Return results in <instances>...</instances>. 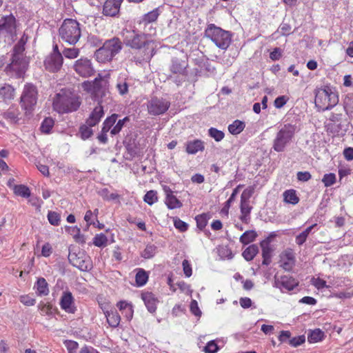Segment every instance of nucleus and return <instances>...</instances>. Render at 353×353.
Wrapping results in <instances>:
<instances>
[{
    "label": "nucleus",
    "mask_w": 353,
    "mask_h": 353,
    "mask_svg": "<svg viewBox=\"0 0 353 353\" xmlns=\"http://www.w3.org/2000/svg\"><path fill=\"white\" fill-rule=\"evenodd\" d=\"M123 43L132 49L140 52L138 57H134L133 61L141 63L142 61H150L154 54V43L146 39L144 34H139L134 30H123Z\"/></svg>",
    "instance_id": "obj_1"
},
{
    "label": "nucleus",
    "mask_w": 353,
    "mask_h": 353,
    "mask_svg": "<svg viewBox=\"0 0 353 353\" xmlns=\"http://www.w3.org/2000/svg\"><path fill=\"white\" fill-rule=\"evenodd\" d=\"M299 128L296 122L285 123L280 125L273 140L272 148L277 152H283L292 142Z\"/></svg>",
    "instance_id": "obj_2"
},
{
    "label": "nucleus",
    "mask_w": 353,
    "mask_h": 353,
    "mask_svg": "<svg viewBox=\"0 0 353 353\" xmlns=\"http://www.w3.org/2000/svg\"><path fill=\"white\" fill-rule=\"evenodd\" d=\"M123 48V42L118 37H114L107 39L102 46L98 48L94 54L99 63H105L111 61Z\"/></svg>",
    "instance_id": "obj_3"
},
{
    "label": "nucleus",
    "mask_w": 353,
    "mask_h": 353,
    "mask_svg": "<svg viewBox=\"0 0 353 353\" xmlns=\"http://www.w3.org/2000/svg\"><path fill=\"white\" fill-rule=\"evenodd\" d=\"M81 105L78 96L71 92H60L56 94L53 107L59 113L71 112L78 110Z\"/></svg>",
    "instance_id": "obj_4"
},
{
    "label": "nucleus",
    "mask_w": 353,
    "mask_h": 353,
    "mask_svg": "<svg viewBox=\"0 0 353 353\" xmlns=\"http://www.w3.org/2000/svg\"><path fill=\"white\" fill-rule=\"evenodd\" d=\"M205 36L210 39L219 48L227 50L232 42V34L230 32L210 23L208 25L205 30Z\"/></svg>",
    "instance_id": "obj_5"
},
{
    "label": "nucleus",
    "mask_w": 353,
    "mask_h": 353,
    "mask_svg": "<svg viewBox=\"0 0 353 353\" xmlns=\"http://www.w3.org/2000/svg\"><path fill=\"white\" fill-rule=\"evenodd\" d=\"M59 34L63 41L75 45L81 35L80 24L74 19H66L59 29Z\"/></svg>",
    "instance_id": "obj_6"
},
{
    "label": "nucleus",
    "mask_w": 353,
    "mask_h": 353,
    "mask_svg": "<svg viewBox=\"0 0 353 353\" xmlns=\"http://www.w3.org/2000/svg\"><path fill=\"white\" fill-rule=\"evenodd\" d=\"M339 103V97L336 92H333L329 87L320 88L316 90L315 96V105L325 111L332 109Z\"/></svg>",
    "instance_id": "obj_7"
},
{
    "label": "nucleus",
    "mask_w": 353,
    "mask_h": 353,
    "mask_svg": "<svg viewBox=\"0 0 353 353\" xmlns=\"http://www.w3.org/2000/svg\"><path fill=\"white\" fill-rule=\"evenodd\" d=\"M188 63L178 58H173L169 67L170 74L167 79L174 83L176 85H181L188 76Z\"/></svg>",
    "instance_id": "obj_8"
},
{
    "label": "nucleus",
    "mask_w": 353,
    "mask_h": 353,
    "mask_svg": "<svg viewBox=\"0 0 353 353\" xmlns=\"http://www.w3.org/2000/svg\"><path fill=\"white\" fill-rule=\"evenodd\" d=\"M37 95L36 86L30 83L25 85L21 97V104L26 114L31 113L34 110L37 102Z\"/></svg>",
    "instance_id": "obj_9"
},
{
    "label": "nucleus",
    "mask_w": 353,
    "mask_h": 353,
    "mask_svg": "<svg viewBox=\"0 0 353 353\" xmlns=\"http://www.w3.org/2000/svg\"><path fill=\"white\" fill-rule=\"evenodd\" d=\"M16 19L12 14L2 17L0 19V38L13 41L16 37Z\"/></svg>",
    "instance_id": "obj_10"
},
{
    "label": "nucleus",
    "mask_w": 353,
    "mask_h": 353,
    "mask_svg": "<svg viewBox=\"0 0 353 353\" xmlns=\"http://www.w3.org/2000/svg\"><path fill=\"white\" fill-rule=\"evenodd\" d=\"M94 93L95 97L100 98L101 100L99 102V105L94 108L89 117L86 120V123L90 126H95L97 125L101 119L103 117V107L101 105V103L103 102V98L106 96L108 92L105 88L99 87L95 88Z\"/></svg>",
    "instance_id": "obj_11"
},
{
    "label": "nucleus",
    "mask_w": 353,
    "mask_h": 353,
    "mask_svg": "<svg viewBox=\"0 0 353 353\" xmlns=\"http://www.w3.org/2000/svg\"><path fill=\"white\" fill-rule=\"evenodd\" d=\"M28 68V62L23 55L12 54V61L6 68V71L10 75L21 78L25 74Z\"/></svg>",
    "instance_id": "obj_12"
},
{
    "label": "nucleus",
    "mask_w": 353,
    "mask_h": 353,
    "mask_svg": "<svg viewBox=\"0 0 353 353\" xmlns=\"http://www.w3.org/2000/svg\"><path fill=\"white\" fill-rule=\"evenodd\" d=\"M68 260L74 267L81 271H88L92 268L90 258L83 251L70 252Z\"/></svg>",
    "instance_id": "obj_13"
},
{
    "label": "nucleus",
    "mask_w": 353,
    "mask_h": 353,
    "mask_svg": "<svg viewBox=\"0 0 353 353\" xmlns=\"http://www.w3.org/2000/svg\"><path fill=\"white\" fill-rule=\"evenodd\" d=\"M72 68L79 76L83 78L92 77L96 72L92 61L87 57H81L75 61Z\"/></svg>",
    "instance_id": "obj_14"
},
{
    "label": "nucleus",
    "mask_w": 353,
    "mask_h": 353,
    "mask_svg": "<svg viewBox=\"0 0 353 353\" xmlns=\"http://www.w3.org/2000/svg\"><path fill=\"white\" fill-rule=\"evenodd\" d=\"M170 105L167 99L154 97L148 102L147 108L150 114L157 116L165 113Z\"/></svg>",
    "instance_id": "obj_15"
},
{
    "label": "nucleus",
    "mask_w": 353,
    "mask_h": 353,
    "mask_svg": "<svg viewBox=\"0 0 353 353\" xmlns=\"http://www.w3.org/2000/svg\"><path fill=\"white\" fill-rule=\"evenodd\" d=\"M298 285L299 281L291 276H274V287L280 289L281 292L291 291Z\"/></svg>",
    "instance_id": "obj_16"
},
{
    "label": "nucleus",
    "mask_w": 353,
    "mask_h": 353,
    "mask_svg": "<svg viewBox=\"0 0 353 353\" xmlns=\"http://www.w3.org/2000/svg\"><path fill=\"white\" fill-rule=\"evenodd\" d=\"M63 59L61 54L48 55L44 61V66L51 72H57L63 65Z\"/></svg>",
    "instance_id": "obj_17"
},
{
    "label": "nucleus",
    "mask_w": 353,
    "mask_h": 353,
    "mask_svg": "<svg viewBox=\"0 0 353 353\" xmlns=\"http://www.w3.org/2000/svg\"><path fill=\"white\" fill-rule=\"evenodd\" d=\"M60 305L62 310L71 314H74L76 311V307L74 305V298L70 292H63L61 300Z\"/></svg>",
    "instance_id": "obj_18"
},
{
    "label": "nucleus",
    "mask_w": 353,
    "mask_h": 353,
    "mask_svg": "<svg viewBox=\"0 0 353 353\" xmlns=\"http://www.w3.org/2000/svg\"><path fill=\"white\" fill-rule=\"evenodd\" d=\"M119 0H106L103 8L104 15L113 17L119 11L121 3Z\"/></svg>",
    "instance_id": "obj_19"
},
{
    "label": "nucleus",
    "mask_w": 353,
    "mask_h": 353,
    "mask_svg": "<svg viewBox=\"0 0 353 353\" xmlns=\"http://www.w3.org/2000/svg\"><path fill=\"white\" fill-rule=\"evenodd\" d=\"M270 239L267 238L266 239L262 241L260 244L262 248V256L263 259L262 263L266 265H269L271 262V253L272 250L270 245Z\"/></svg>",
    "instance_id": "obj_20"
},
{
    "label": "nucleus",
    "mask_w": 353,
    "mask_h": 353,
    "mask_svg": "<svg viewBox=\"0 0 353 353\" xmlns=\"http://www.w3.org/2000/svg\"><path fill=\"white\" fill-rule=\"evenodd\" d=\"M252 193V190H245L241 194L240 205L241 214H250L252 208L249 204V199Z\"/></svg>",
    "instance_id": "obj_21"
},
{
    "label": "nucleus",
    "mask_w": 353,
    "mask_h": 353,
    "mask_svg": "<svg viewBox=\"0 0 353 353\" xmlns=\"http://www.w3.org/2000/svg\"><path fill=\"white\" fill-rule=\"evenodd\" d=\"M166 193L165 204L169 209L179 208L182 206V203L173 194L172 191L169 188H165Z\"/></svg>",
    "instance_id": "obj_22"
},
{
    "label": "nucleus",
    "mask_w": 353,
    "mask_h": 353,
    "mask_svg": "<svg viewBox=\"0 0 353 353\" xmlns=\"http://www.w3.org/2000/svg\"><path fill=\"white\" fill-rule=\"evenodd\" d=\"M142 299L143 300L148 310L153 313L157 310V300L155 299L152 292H145L141 294Z\"/></svg>",
    "instance_id": "obj_23"
},
{
    "label": "nucleus",
    "mask_w": 353,
    "mask_h": 353,
    "mask_svg": "<svg viewBox=\"0 0 353 353\" xmlns=\"http://www.w3.org/2000/svg\"><path fill=\"white\" fill-rule=\"evenodd\" d=\"M125 149L127 150V159H132L139 154L141 152L140 148L138 146L136 140L130 139L124 143Z\"/></svg>",
    "instance_id": "obj_24"
},
{
    "label": "nucleus",
    "mask_w": 353,
    "mask_h": 353,
    "mask_svg": "<svg viewBox=\"0 0 353 353\" xmlns=\"http://www.w3.org/2000/svg\"><path fill=\"white\" fill-rule=\"evenodd\" d=\"M185 145V151L191 154H196L199 151H203L204 150L203 142L199 139L188 141Z\"/></svg>",
    "instance_id": "obj_25"
},
{
    "label": "nucleus",
    "mask_w": 353,
    "mask_h": 353,
    "mask_svg": "<svg viewBox=\"0 0 353 353\" xmlns=\"http://www.w3.org/2000/svg\"><path fill=\"white\" fill-rule=\"evenodd\" d=\"M104 314L105 315L107 322L110 327L114 328L118 327L121 321V317L117 310H107L104 312Z\"/></svg>",
    "instance_id": "obj_26"
},
{
    "label": "nucleus",
    "mask_w": 353,
    "mask_h": 353,
    "mask_svg": "<svg viewBox=\"0 0 353 353\" xmlns=\"http://www.w3.org/2000/svg\"><path fill=\"white\" fill-rule=\"evenodd\" d=\"M283 196L284 201L287 203L296 205L299 201V198L296 194V192L293 189L285 191Z\"/></svg>",
    "instance_id": "obj_27"
},
{
    "label": "nucleus",
    "mask_w": 353,
    "mask_h": 353,
    "mask_svg": "<svg viewBox=\"0 0 353 353\" xmlns=\"http://www.w3.org/2000/svg\"><path fill=\"white\" fill-rule=\"evenodd\" d=\"M259 252V248L256 245L252 244L250 246H248L243 252V256L244 259L248 261H252L254 256L256 255V254Z\"/></svg>",
    "instance_id": "obj_28"
},
{
    "label": "nucleus",
    "mask_w": 353,
    "mask_h": 353,
    "mask_svg": "<svg viewBox=\"0 0 353 353\" xmlns=\"http://www.w3.org/2000/svg\"><path fill=\"white\" fill-rule=\"evenodd\" d=\"M245 127V125L244 122L235 120L232 124L229 125L228 130L232 134H239L244 130Z\"/></svg>",
    "instance_id": "obj_29"
},
{
    "label": "nucleus",
    "mask_w": 353,
    "mask_h": 353,
    "mask_svg": "<svg viewBox=\"0 0 353 353\" xmlns=\"http://www.w3.org/2000/svg\"><path fill=\"white\" fill-rule=\"evenodd\" d=\"M37 294L40 296H45L48 294L49 289L48 285L44 278H39L37 282Z\"/></svg>",
    "instance_id": "obj_30"
},
{
    "label": "nucleus",
    "mask_w": 353,
    "mask_h": 353,
    "mask_svg": "<svg viewBox=\"0 0 353 353\" xmlns=\"http://www.w3.org/2000/svg\"><path fill=\"white\" fill-rule=\"evenodd\" d=\"M148 280V274L143 269H139L136 276L135 281L137 286L144 285Z\"/></svg>",
    "instance_id": "obj_31"
},
{
    "label": "nucleus",
    "mask_w": 353,
    "mask_h": 353,
    "mask_svg": "<svg viewBox=\"0 0 353 353\" xmlns=\"http://www.w3.org/2000/svg\"><path fill=\"white\" fill-rule=\"evenodd\" d=\"M324 332L320 329H315L310 332L307 336V341L310 343H317L323 339Z\"/></svg>",
    "instance_id": "obj_32"
},
{
    "label": "nucleus",
    "mask_w": 353,
    "mask_h": 353,
    "mask_svg": "<svg viewBox=\"0 0 353 353\" xmlns=\"http://www.w3.org/2000/svg\"><path fill=\"white\" fill-rule=\"evenodd\" d=\"M13 191L15 194L24 198H28L30 196V189L25 185H14Z\"/></svg>",
    "instance_id": "obj_33"
},
{
    "label": "nucleus",
    "mask_w": 353,
    "mask_h": 353,
    "mask_svg": "<svg viewBox=\"0 0 353 353\" xmlns=\"http://www.w3.org/2000/svg\"><path fill=\"white\" fill-rule=\"evenodd\" d=\"M316 225V224H313L312 225L307 228L304 231L300 233L296 237V243L299 245H303L307 240V238L309 234L311 232L312 230Z\"/></svg>",
    "instance_id": "obj_34"
},
{
    "label": "nucleus",
    "mask_w": 353,
    "mask_h": 353,
    "mask_svg": "<svg viewBox=\"0 0 353 353\" xmlns=\"http://www.w3.org/2000/svg\"><path fill=\"white\" fill-rule=\"evenodd\" d=\"M117 117L118 114H113L106 118L103 123V128L101 130L108 132L109 130H112L111 128L114 127V125L117 122Z\"/></svg>",
    "instance_id": "obj_35"
},
{
    "label": "nucleus",
    "mask_w": 353,
    "mask_h": 353,
    "mask_svg": "<svg viewBox=\"0 0 353 353\" xmlns=\"http://www.w3.org/2000/svg\"><path fill=\"white\" fill-rule=\"evenodd\" d=\"M27 39L28 37L23 34L19 42L14 46L12 54L23 55V52L25 50V44Z\"/></svg>",
    "instance_id": "obj_36"
},
{
    "label": "nucleus",
    "mask_w": 353,
    "mask_h": 353,
    "mask_svg": "<svg viewBox=\"0 0 353 353\" xmlns=\"http://www.w3.org/2000/svg\"><path fill=\"white\" fill-rule=\"evenodd\" d=\"M257 234L254 230L245 232L240 237V242L243 244H248L252 242L256 237Z\"/></svg>",
    "instance_id": "obj_37"
},
{
    "label": "nucleus",
    "mask_w": 353,
    "mask_h": 353,
    "mask_svg": "<svg viewBox=\"0 0 353 353\" xmlns=\"http://www.w3.org/2000/svg\"><path fill=\"white\" fill-rule=\"evenodd\" d=\"M129 121L130 118L128 117H125L122 119H119L117 123H115L114 127L110 130V134L112 135H116L119 134L123 128L124 125Z\"/></svg>",
    "instance_id": "obj_38"
},
{
    "label": "nucleus",
    "mask_w": 353,
    "mask_h": 353,
    "mask_svg": "<svg viewBox=\"0 0 353 353\" xmlns=\"http://www.w3.org/2000/svg\"><path fill=\"white\" fill-rule=\"evenodd\" d=\"M63 56L67 59H75L79 57L80 50L77 48H65L62 51Z\"/></svg>",
    "instance_id": "obj_39"
},
{
    "label": "nucleus",
    "mask_w": 353,
    "mask_h": 353,
    "mask_svg": "<svg viewBox=\"0 0 353 353\" xmlns=\"http://www.w3.org/2000/svg\"><path fill=\"white\" fill-rule=\"evenodd\" d=\"M54 121L52 118H50V117L46 118L41 123V125L40 127L41 131L45 134L50 133L52 128L54 126Z\"/></svg>",
    "instance_id": "obj_40"
},
{
    "label": "nucleus",
    "mask_w": 353,
    "mask_h": 353,
    "mask_svg": "<svg viewBox=\"0 0 353 353\" xmlns=\"http://www.w3.org/2000/svg\"><path fill=\"white\" fill-rule=\"evenodd\" d=\"M157 250V248L154 245H148L141 253V256L147 259H151L155 255Z\"/></svg>",
    "instance_id": "obj_41"
},
{
    "label": "nucleus",
    "mask_w": 353,
    "mask_h": 353,
    "mask_svg": "<svg viewBox=\"0 0 353 353\" xmlns=\"http://www.w3.org/2000/svg\"><path fill=\"white\" fill-rule=\"evenodd\" d=\"M99 194L107 201L116 200L119 198V195L116 193H110L108 188H103L99 191Z\"/></svg>",
    "instance_id": "obj_42"
},
{
    "label": "nucleus",
    "mask_w": 353,
    "mask_h": 353,
    "mask_svg": "<svg viewBox=\"0 0 353 353\" xmlns=\"http://www.w3.org/2000/svg\"><path fill=\"white\" fill-rule=\"evenodd\" d=\"M92 127V126L88 125L86 123L80 127L79 132L83 139H89L93 134V131L91 129Z\"/></svg>",
    "instance_id": "obj_43"
},
{
    "label": "nucleus",
    "mask_w": 353,
    "mask_h": 353,
    "mask_svg": "<svg viewBox=\"0 0 353 353\" xmlns=\"http://www.w3.org/2000/svg\"><path fill=\"white\" fill-rule=\"evenodd\" d=\"M116 88L121 96H124L128 93L129 84L127 83L126 79L119 81Z\"/></svg>",
    "instance_id": "obj_44"
},
{
    "label": "nucleus",
    "mask_w": 353,
    "mask_h": 353,
    "mask_svg": "<svg viewBox=\"0 0 353 353\" xmlns=\"http://www.w3.org/2000/svg\"><path fill=\"white\" fill-rule=\"evenodd\" d=\"M159 15V9L156 8L147 14L143 17V21L146 23H152L155 21Z\"/></svg>",
    "instance_id": "obj_45"
},
{
    "label": "nucleus",
    "mask_w": 353,
    "mask_h": 353,
    "mask_svg": "<svg viewBox=\"0 0 353 353\" xmlns=\"http://www.w3.org/2000/svg\"><path fill=\"white\" fill-rule=\"evenodd\" d=\"M157 192L154 190L148 191L144 196L143 200L148 205H151L157 201Z\"/></svg>",
    "instance_id": "obj_46"
},
{
    "label": "nucleus",
    "mask_w": 353,
    "mask_h": 353,
    "mask_svg": "<svg viewBox=\"0 0 353 353\" xmlns=\"http://www.w3.org/2000/svg\"><path fill=\"white\" fill-rule=\"evenodd\" d=\"M209 135L212 137L216 141H220L224 138L223 132L217 130L214 128H211L208 130Z\"/></svg>",
    "instance_id": "obj_47"
},
{
    "label": "nucleus",
    "mask_w": 353,
    "mask_h": 353,
    "mask_svg": "<svg viewBox=\"0 0 353 353\" xmlns=\"http://www.w3.org/2000/svg\"><path fill=\"white\" fill-rule=\"evenodd\" d=\"M48 219L51 225H59L61 221V216L59 213L50 211L48 214Z\"/></svg>",
    "instance_id": "obj_48"
},
{
    "label": "nucleus",
    "mask_w": 353,
    "mask_h": 353,
    "mask_svg": "<svg viewBox=\"0 0 353 353\" xmlns=\"http://www.w3.org/2000/svg\"><path fill=\"white\" fill-rule=\"evenodd\" d=\"M195 219L198 228L203 230L207 225L208 216L206 214H202L196 216Z\"/></svg>",
    "instance_id": "obj_49"
},
{
    "label": "nucleus",
    "mask_w": 353,
    "mask_h": 353,
    "mask_svg": "<svg viewBox=\"0 0 353 353\" xmlns=\"http://www.w3.org/2000/svg\"><path fill=\"white\" fill-rule=\"evenodd\" d=\"M322 182L325 187H330L336 182V176L333 173L325 174L323 179Z\"/></svg>",
    "instance_id": "obj_50"
},
{
    "label": "nucleus",
    "mask_w": 353,
    "mask_h": 353,
    "mask_svg": "<svg viewBox=\"0 0 353 353\" xmlns=\"http://www.w3.org/2000/svg\"><path fill=\"white\" fill-rule=\"evenodd\" d=\"M107 237L103 234H97L93 240V243L94 245L97 247H101L106 244L107 243Z\"/></svg>",
    "instance_id": "obj_51"
},
{
    "label": "nucleus",
    "mask_w": 353,
    "mask_h": 353,
    "mask_svg": "<svg viewBox=\"0 0 353 353\" xmlns=\"http://www.w3.org/2000/svg\"><path fill=\"white\" fill-rule=\"evenodd\" d=\"M237 190H233L232 194L230 195L229 199L225 202V205L221 210L222 212L228 214V210L230 208L231 203L235 200Z\"/></svg>",
    "instance_id": "obj_52"
},
{
    "label": "nucleus",
    "mask_w": 353,
    "mask_h": 353,
    "mask_svg": "<svg viewBox=\"0 0 353 353\" xmlns=\"http://www.w3.org/2000/svg\"><path fill=\"white\" fill-rule=\"evenodd\" d=\"M174 227L181 232L186 231L188 228V225L185 222L181 221L177 217L174 219Z\"/></svg>",
    "instance_id": "obj_53"
},
{
    "label": "nucleus",
    "mask_w": 353,
    "mask_h": 353,
    "mask_svg": "<svg viewBox=\"0 0 353 353\" xmlns=\"http://www.w3.org/2000/svg\"><path fill=\"white\" fill-rule=\"evenodd\" d=\"M117 307L119 308L120 310H126L127 312L129 315V316H128L129 319H131L132 317L133 312H132V306L130 304H128L127 302L119 301L117 303Z\"/></svg>",
    "instance_id": "obj_54"
},
{
    "label": "nucleus",
    "mask_w": 353,
    "mask_h": 353,
    "mask_svg": "<svg viewBox=\"0 0 353 353\" xmlns=\"http://www.w3.org/2000/svg\"><path fill=\"white\" fill-rule=\"evenodd\" d=\"M305 341V337L304 335L298 336L290 339L289 340V344L292 347H297L303 344Z\"/></svg>",
    "instance_id": "obj_55"
},
{
    "label": "nucleus",
    "mask_w": 353,
    "mask_h": 353,
    "mask_svg": "<svg viewBox=\"0 0 353 353\" xmlns=\"http://www.w3.org/2000/svg\"><path fill=\"white\" fill-rule=\"evenodd\" d=\"M20 301L27 306L34 305L35 304V299L30 297L28 295H23L20 296Z\"/></svg>",
    "instance_id": "obj_56"
},
{
    "label": "nucleus",
    "mask_w": 353,
    "mask_h": 353,
    "mask_svg": "<svg viewBox=\"0 0 353 353\" xmlns=\"http://www.w3.org/2000/svg\"><path fill=\"white\" fill-rule=\"evenodd\" d=\"M13 91L14 90L11 86H5L0 90V94L3 95L5 98H11Z\"/></svg>",
    "instance_id": "obj_57"
},
{
    "label": "nucleus",
    "mask_w": 353,
    "mask_h": 353,
    "mask_svg": "<svg viewBox=\"0 0 353 353\" xmlns=\"http://www.w3.org/2000/svg\"><path fill=\"white\" fill-rule=\"evenodd\" d=\"M288 99L285 96H280L274 100V106L276 108H281L287 103Z\"/></svg>",
    "instance_id": "obj_58"
},
{
    "label": "nucleus",
    "mask_w": 353,
    "mask_h": 353,
    "mask_svg": "<svg viewBox=\"0 0 353 353\" xmlns=\"http://www.w3.org/2000/svg\"><path fill=\"white\" fill-rule=\"evenodd\" d=\"M218 350V346L214 341L209 342L205 347L206 353H215Z\"/></svg>",
    "instance_id": "obj_59"
},
{
    "label": "nucleus",
    "mask_w": 353,
    "mask_h": 353,
    "mask_svg": "<svg viewBox=\"0 0 353 353\" xmlns=\"http://www.w3.org/2000/svg\"><path fill=\"white\" fill-rule=\"evenodd\" d=\"M182 265L185 275L187 277H190L192 275V268L188 261L186 259L183 260Z\"/></svg>",
    "instance_id": "obj_60"
},
{
    "label": "nucleus",
    "mask_w": 353,
    "mask_h": 353,
    "mask_svg": "<svg viewBox=\"0 0 353 353\" xmlns=\"http://www.w3.org/2000/svg\"><path fill=\"white\" fill-rule=\"evenodd\" d=\"M52 252V248L49 243H45L41 250V254L45 257L49 256Z\"/></svg>",
    "instance_id": "obj_61"
},
{
    "label": "nucleus",
    "mask_w": 353,
    "mask_h": 353,
    "mask_svg": "<svg viewBox=\"0 0 353 353\" xmlns=\"http://www.w3.org/2000/svg\"><path fill=\"white\" fill-rule=\"evenodd\" d=\"M312 178L309 172H299L297 173V179L301 181H307Z\"/></svg>",
    "instance_id": "obj_62"
},
{
    "label": "nucleus",
    "mask_w": 353,
    "mask_h": 353,
    "mask_svg": "<svg viewBox=\"0 0 353 353\" xmlns=\"http://www.w3.org/2000/svg\"><path fill=\"white\" fill-rule=\"evenodd\" d=\"M190 310L195 316H199L201 314V312L198 307V303L195 300L192 301L190 303Z\"/></svg>",
    "instance_id": "obj_63"
},
{
    "label": "nucleus",
    "mask_w": 353,
    "mask_h": 353,
    "mask_svg": "<svg viewBox=\"0 0 353 353\" xmlns=\"http://www.w3.org/2000/svg\"><path fill=\"white\" fill-rule=\"evenodd\" d=\"M343 155L346 160L352 161L353 159V148H345L343 151Z\"/></svg>",
    "instance_id": "obj_64"
}]
</instances>
